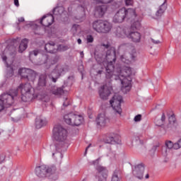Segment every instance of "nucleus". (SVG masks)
<instances>
[{
    "label": "nucleus",
    "instance_id": "nucleus-26",
    "mask_svg": "<svg viewBox=\"0 0 181 181\" xmlns=\"http://www.w3.org/2000/svg\"><path fill=\"white\" fill-rule=\"evenodd\" d=\"M172 151L170 148H166L165 147H162V155L164 156V158H166L167 159H173V156L175 155V153Z\"/></svg>",
    "mask_w": 181,
    "mask_h": 181
},
{
    "label": "nucleus",
    "instance_id": "nucleus-42",
    "mask_svg": "<svg viewBox=\"0 0 181 181\" xmlns=\"http://www.w3.org/2000/svg\"><path fill=\"white\" fill-rule=\"evenodd\" d=\"M175 146L176 148H178V149L181 148V138L175 143Z\"/></svg>",
    "mask_w": 181,
    "mask_h": 181
},
{
    "label": "nucleus",
    "instance_id": "nucleus-36",
    "mask_svg": "<svg viewBox=\"0 0 181 181\" xmlns=\"http://www.w3.org/2000/svg\"><path fill=\"white\" fill-rule=\"evenodd\" d=\"M93 2L95 4H110V2H112V0H93Z\"/></svg>",
    "mask_w": 181,
    "mask_h": 181
},
{
    "label": "nucleus",
    "instance_id": "nucleus-32",
    "mask_svg": "<svg viewBox=\"0 0 181 181\" xmlns=\"http://www.w3.org/2000/svg\"><path fill=\"white\" fill-rule=\"evenodd\" d=\"M71 32L74 36L81 35V27L78 25H74L71 28Z\"/></svg>",
    "mask_w": 181,
    "mask_h": 181
},
{
    "label": "nucleus",
    "instance_id": "nucleus-27",
    "mask_svg": "<svg viewBox=\"0 0 181 181\" xmlns=\"http://www.w3.org/2000/svg\"><path fill=\"white\" fill-rule=\"evenodd\" d=\"M29 43V40L24 38L21 40L20 45L18 47L19 53H23L26 49H28V44Z\"/></svg>",
    "mask_w": 181,
    "mask_h": 181
},
{
    "label": "nucleus",
    "instance_id": "nucleus-28",
    "mask_svg": "<svg viewBox=\"0 0 181 181\" xmlns=\"http://www.w3.org/2000/svg\"><path fill=\"white\" fill-rule=\"evenodd\" d=\"M88 8H90L88 2L82 1L81 2V6L78 7V11L82 12V15H84V12H86V11H88Z\"/></svg>",
    "mask_w": 181,
    "mask_h": 181
},
{
    "label": "nucleus",
    "instance_id": "nucleus-49",
    "mask_svg": "<svg viewBox=\"0 0 181 181\" xmlns=\"http://www.w3.org/2000/svg\"><path fill=\"white\" fill-rule=\"evenodd\" d=\"M119 4L121 3H114L115 8H119Z\"/></svg>",
    "mask_w": 181,
    "mask_h": 181
},
{
    "label": "nucleus",
    "instance_id": "nucleus-57",
    "mask_svg": "<svg viewBox=\"0 0 181 181\" xmlns=\"http://www.w3.org/2000/svg\"><path fill=\"white\" fill-rule=\"evenodd\" d=\"M145 178L146 179H149V175L148 174L146 175Z\"/></svg>",
    "mask_w": 181,
    "mask_h": 181
},
{
    "label": "nucleus",
    "instance_id": "nucleus-16",
    "mask_svg": "<svg viewBox=\"0 0 181 181\" xmlns=\"http://www.w3.org/2000/svg\"><path fill=\"white\" fill-rule=\"evenodd\" d=\"M128 32H129V28L124 27H117L115 30V35L117 37L124 39V37H127Z\"/></svg>",
    "mask_w": 181,
    "mask_h": 181
},
{
    "label": "nucleus",
    "instance_id": "nucleus-11",
    "mask_svg": "<svg viewBox=\"0 0 181 181\" xmlns=\"http://www.w3.org/2000/svg\"><path fill=\"white\" fill-rule=\"evenodd\" d=\"M18 74L23 78H28L30 81H35V78H36V72L29 69H20L18 70Z\"/></svg>",
    "mask_w": 181,
    "mask_h": 181
},
{
    "label": "nucleus",
    "instance_id": "nucleus-54",
    "mask_svg": "<svg viewBox=\"0 0 181 181\" xmlns=\"http://www.w3.org/2000/svg\"><path fill=\"white\" fill-rule=\"evenodd\" d=\"M81 57H84V52H81Z\"/></svg>",
    "mask_w": 181,
    "mask_h": 181
},
{
    "label": "nucleus",
    "instance_id": "nucleus-17",
    "mask_svg": "<svg viewBox=\"0 0 181 181\" xmlns=\"http://www.w3.org/2000/svg\"><path fill=\"white\" fill-rule=\"evenodd\" d=\"M144 170L145 166H144V164H138L133 170V175L138 179H142V177H144Z\"/></svg>",
    "mask_w": 181,
    "mask_h": 181
},
{
    "label": "nucleus",
    "instance_id": "nucleus-55",
    "mask_svg": "<svg viewBox=\"0 0 181 181\" xmlns=\"http://www.w3.org/2000/svg\"><path fill=\"white\" fill-rule=\"evenodd\" d=\"M103 73V70H99L98 71V74H101Z\"/></svg>",
    "mask_w": 181,
    "mask_h": 181
},
{
    "label": "nucleus",
    "instance_id": "nucleus-1",
    "mask_svg": "<svg viewBox=\"0 0 181 181\" xmlns=\"http://www.w3.org/2000/svg\"><path fill=\"white\" fill-rule=\"evenodd\" d=\"M95 59L100 66H103L106 71V80L111 83L113 80H119L122 83V91L125 94L131 91L132 87V78L135 74V70L127 66L114 68V63L117 60L115 48L110 47L104 57L95 56Z\"/></svg>",
    "mask_w": 181,
    "mask_h": 181
},
{
    "label": "nucleus",
    "instance_id": "nucleus-53",
    "mask_svg": "<svg viewBox=\"0 0 181 181\" xmlns=\"http://www.w3.org/2000/svg\"><path fill=\"white\" fill-rule=\"evenodd\" d=\"M77 42L78 45H81V39H78Z\"/></svg>",
    "mask_w": 181,
    "mask_h": 181
},
{
    "label": "nucleus",
    "instance_id": "nucleus-39",
    "mask_svg": "<svg viewBox=\"0 0 181 181\" xmlns=\"http://www.w3.org/2000/svg\"><path fill=\"white\" fill-rule=\"evenodd\" d=\"M141 120H142V115H137L134 118V122H140V121H141Z\"/></svg>",
    "mask_w": 181,
    "mask_h": 181
},
{
    "label": "nucleus",
    "instance_id": "nucleus-38",
    "mask_svg": "<svg viewBox=\"0 0 181 181\" xmlns=\"http://www.w3.org/2000/svg\"><path fill=\"white\" fill-rule=\"evenodd\" d=\"M86 41L87 43H93L94 42V37H93V35H88L86 36Z\"/></svg>",
    "mask_w": 181,
    "mask_h": 181
},
{
    "label": "nucleus",
    "instance_id": "nucleus-52",
    "mask_svg": "<svg viewBox=\"0 0 181 181\" xmlns=\"http://www.w3.org/2000/svg\"><path fill=\"white\" fill-rule=\"evenodd\" d=\"M90 146H91V144H89V145L86 147L85 153H87V151H88V148H90Z\"/></svg>",
    "mask_w": 181,
    "mask_h": 181
},
{
    "label": "nucleus",
    "instance_id": "nucleus-37",
    "mask_svg": "<svg viewBox=\"0 0 181 181\" xmlns=\"http://www.w3.org/2000/svg\"><path fill=\"white\" fill-rule=\"evenodd\" d=\"M111 181H119V178L118 177V171L116 170L112 175Z\"/></svg>",
    "mask_w": 181,
    "mask_h": 181
},
{
    "label": "nucleus",
    "instance_id": "nucleus-20",
    "mask_svg": "<svg viewBox=\"0 0 181 181\" xmlns=\"http://www.w3.org/2000/svg\"><path fill=\"white\" fill-rule=\"evenodd\" d=\"M54 22V16L52 14H47L44 16L40 20V23L42 26H50Z\"/></svg>",
    "mask_w": 181,
    "mask_h": 181
},
{
    "label": "nucleus",
    "instance_id": "nucleus-40",
    "mask_svg": "<svg viewBox=\"0 0 181 181\" xmlns=\"http://www.w3.org/2000/svg\"><path fill=\"white\" fill-rule=\"evenodd\" d=\"M126 6H132L134 5V0H124Z\"/></svg>",
    "mask_w": 181,
    "mask_h": 181
},
{
    "label": "nucleus",
    "instance_id": "nucleus-58",
    "mask_svg": "<svg viewBox=\"0 0 181 181\" xmlns=\"http://www.w3.org/2000/svg\"><path fill=\"white\" fill-rule=\"evenodd\" d=\"M75 4H80V1H76Z\"/></svg>",
    "mask_w": 181,
    "mask_h": 181
},
{
    "label": "nucleus",
    "instance_id": "nucleus-44",
    "mask_svg": "<svg viewBox=\"0 0 181 181\" xmlns=\"http://www.w3.org/2000/svg\"><path fill=\"white\" fill-rule=\"evenodd\" d=\"M151 42H153V43H154L155 45H159V43H160V41H159L158 40H155L153 39H151Z\"/></svg>",
    "mask_w": 181,
    "mask_h": 181
},
{
    "label": "nucleus",
    "instance_id": "nucleus-31",
    "mask_svg": "<svg viewBox=\"0 0 181 181\" xmlns=\"http://www.w3.org/2000/svg\"><path fill=\"white\" fill-rule=\"evenodd\" d=\"M163 148H165L167 149H178V148L176 147V143H173V141L170 140H166L165 141V146H163Z\"/></svg>",
    "mask_w": 181,
    "mask_h": 181
},
{
    "label": "nucleus",
    "instance_id": "nucleus-2",
    "mask_svg": "<svg viewBox=\"0 0 181 181\" xmlns=\"http://www.w3.org/2000/svg\"><path fill=\"white\" fill-rule=\"evenodd\" d=\"M129 21L131 22V28H129L127 33V37L132 42L138 43L141 42V35L139 32L135 31L134 29H139L141 28V21L136 15L135 8H127L122 7L119 8L113 17L114 23H122L124 21Z\"/></svg>",
    "mask_w": 181,
    "mask_h": 181
},
{
    "label": "nucleus",
    "instance_id": "nucleus-3",
    "mask_svg": "<svg viewBox=\"0 0 181 181\" xmlns=\"http://www.w3.org/2000/svg\"><path fill=\"white\" fill-rule=\"evenodd\" d=\"M67 130L60 124H57L54 127L52 136L57 143L55 146H51V149H55L56 153H52L53 158H56L57 160L62 163L63 154L61 152L66 151L69 144H67Z\"/></svg>",
    "mask_w": 181,
    "mask_h": 181
},
{
    "label": "nucleus",
    "instance_id": "nucleus-59",
    "mask_svg": "<svg viewBox=\"0 0 181 181\" xmlns=\"http://www.w3.org/2000/svg\"><path fill=\"white\" fill-rule=\"evenodd\" d=\"M120 142H121V140H119V141H118V144H119Z\"/></svg>",
    "mask_w": 181,
    "mask_h": 181
},
{
    "label": "nucleus",
    "instance_id": "nucleus-6",
    "mask_svg": "<svg viewBox=\"0 0 181 181\" xmlns=\"http://www.w3.org/2000/svg\"><path fill=\"white\" fill-rule=\"evenodd\" d=\"M93 28L98 33H108L112 29V25L107 21L99 20L93 22Z\"/></svg>",
    "mask_w": 181,
    "mask_h": 181
},
{
    "label": "nucleus",
    "instance_id": "nucleus-35",
    "mask_svg": "<svg viewBox=\"0 0 181 181\" xmlns=\"http://www.w3.org/2000/svg\"><path fill=\"white\" fill-rule=\"evenodd\" d=\"M39 54V50H34L30 52V60H32L33 59V57H36Z\"/></svg>",
    "mask_w": 181,
    "mask_h": 181
},
{
    "label": "nucleus",
    "instance_id": "nucleus-45",
    "mask_svg": "<svg viewBox=\"0 0 181 181\" xmlns=\"http://www.w3.org/2000/svg\"><path fill=\"white\" fill-rule=\"evenodd\" d=\"M159 146H160V144H157L156 145H155L154 146H153V149L154 151H156V148H159Z\"/></svg>",
    "mask_w": 181,
    "mask_h": 181
},
{
    "label": "nucleus",
    "instance_id": "nucleus-33",
    "mask_svg": "<svg viewBox=\"0 0 181 181\" xmlns=\"http://www.w3.org/2000/svg\"><path fill=\"white\" fill-rule=\"evenodd\" d=\"M53 13L54 16H62L63 13H64V7L63 6H57L53 10Z\"/></svg>",
    "mask_w": 181,
    "mask_h": 181
},
{
    "label": "nucleus",
    "instance_id": "nucleus-29",
    "mask_svg": "<svg viewBox=\"0 0 181 181\" xmlns=\"http://www.w3.org/2000/svg\"><path fill=\"white\" fill-rule=\"evenodd\" d=\"M47 76L45 74H42L40 76L39 80H38V88H42V87L46 86V84L47 83V81L46 80Z\"/></svg>",
    "mask_w": 181,
    "mask_h": 181
},
{
    "label": "nucleus",
    "instance_id": "nucleus-10",
    "mask_svg": "<svg viewBox=\"0 0 181 181\" xmlns=\"http://www.w3.org/2000/svg\"><path fill=\"white\" fill-rule=\"evenodd\" d=\"M13 91L12 90L11 93H4L0 98V112L4 108H8L13 104Z\"/></svg>",
    "mask_w": 181,
    "mask_h": 181
},
{
    "label": "nucleus",
    "instance_id": "nucleus-21",
    "mask_svg": "<svg viewBox=\"0 0 181 181\" xmlns=\"http://www.w3.org/2000/svg\"><path fill=\"white\" fill-rule=\"evenodd\" d=\"M129 54L130 56V58H126L127 54L120 57L121 62L122 63H124V64H131V62H134V60H135V57H136V52L135 51V49H133L132 54Z\"/></svg>",
    "mask_w": 181,
    "mask_h": 181
},
{
    "label": "nucleus",
    "instance_id": "nucleus-47",
    "mask_svg": "<svg viewBox=\"0 0 181 181\" xmlns=\"http://www.w3.org/2000/svg\"><path fill=\"white\" fill-rule=\"evenodd\" d=\"M92 165H98V159L92 161Z\"/></svg>",
    "mask_w": 181,
    "mask_h": 181
},
{
    "label": "nucleus",
    "instance_id": "nucleus-8",
    "mask_svg": "<svg viewBox=\"0 0 181 181\" xmlns=\"http://www.w3.org/2000/svg\"><path fill=\"white\" fill-rule=\"evenodd\" d=\"M64 122L68 125L76 126L81 125L84 118L80 115H76L74 113H69L64 115Z\"/></svg>",
    "mask_w": 181,
    "mask_h": 181
},
{
    "label": "nucleus",
    "instance_id": "nucleus-9",
    "mask_svg": "<svg viewBox=\"0 0 181 181\" xmlns=\"http://www.w3.org/2000/svg\"><path fill=\"white\" fill-rule=\"evenodd\" d=\"M110 103L113 110V112L116 115H119V117H121V115L122 114V108H121V103H122V96L116 94L112 97Z\"/></svg>",
    "mask_w": 181,
    "mask_h": 181
},
{
    "label": "nucleus",
    "instance_id": "nucleus-46",
    "mask_svg": "<svg viewBox=\"0 0 181 181\" xmlns=\"http://www.w3.org/2000/svg\"><path fill=\"white\" fill-rule=\"evenodd\" d=\"M14 4L16 6H19V0H14Z\"/></svg>",
    "mask_w": 181,
    "mask_h": 181
},
{
    "label": "nucleus",
    "instance_id": "nucleus-15",
    "mask_svg": "<svg viewBox=\"0 0 181 181\" xmlns=\"http://www.w3.org/2000/svg\"><path fill=\"white\" fill-rule=\"evenodd\" d=\"M112 91V86L105 85L99 90V95L102 100H107Z\"/></svg>",
    "mask_w": 181,
    "mask_h": 181
},
{
    "label": "nucleus",
    "instance_id": "nucleus-56",
    "mask_svg": "<svg viewBox=\"0 0 181 181\" xmlns=\"http://www.w3.org/2000/svg\"><path fill=\"white\" fill-rule=\"evenodd\" d=\"M18 40H19V38H17L16 40H13V42H14V43H16Z\"/></svg>",
    "mask_w": 181,
    "mask_h": 181
},
{
    "label": "nucleus",
    "instance_id": "nucleus-13",
    "mask_svg": "<svg viewBox=\"0 0 181 181\" xmlns=\"http://www.w3.org/2000/svg\"><path fill=\"white\" fill-rule=\"evenodd\" d=\"M96 170H98L95 176L97 180L107 181V178L108 177V170H107V168L101 165H96Z\"/></svg>",
    "mask_w": 181,
    "mask_h": 181
},
{
    "label": "nucleus",
    "instance_id": "nucleus-24",
    "mask_svg": "<svg viewBox=\"0 0 181 181\" xmlns=\"http://www.w3.org/2000/svg\"><path fill=\"white\" fill-rule=\"evenodd\" d=\"M47 124V120L43 116H37L35 119V127L37 129H40L42 127H45Z\"/></svg>",
    "mask_w": 181,
    "mask_h": 181
},
{
    "label": "nucleus",
    "instance_id": "nucleus-48",
    "mask_svg": "<svg viewBox=\"0 0 181 181\" xmlns=\"http://www.w3.org/2000/svg\"><path fill=\"white\" fill-rule=\"evenodd\" d=\"M18 22H25V18L23 17H21L20 18H18Z\"/></svg>",
    "mask_w": 181,
    "mask_h": 181
},
{
    "label": "nucleus",
    "instance_id": "nucleus-7",
    "mask_svg": "<svg viewBox=\"0 0 181 181\" xmlns=\"http://www.w3.org/2000/svg\"><path fill=\"white\" fill-rule=\"evenodd\" d=\"M0 55L7 68V77H12V76H13V71H15V68L12 66L11 63L9 64V62L6 61V59H8V56H13V52H11L9 47H6L5 49L0 53Z\"/></svg>",
    "mask_w": 181,
    "mask_h": 181
},
{
    "label": "nucleus",
    "instance_id": "nucleus-14",
    "mask_svg": "<svg viewBox=\"0 0 181 181\" xmlns=\"http://www.w3.org/2000/svg\"><path fill=\"white\" fill-rule=\"evenodd\" d=\"M63 71H64L63 66H62V65H57L51 74L49 75V77L52 80L53 83H56L57 78L63 74Z\"/></svg>",
    "mask_w": 181,
    "mask_h": 181
},
{
    "label": "nucleus",
    "instance_id": "nucleus-19",
    "mask_svg": "<svg viewBox=\"0 0 181 181\" xmlns=\"http://www.w3.org/2000/svg\"><path fill=\"white\" fill-rule=\"evenodd\" d=\"M110 122V119L105 115V113H100L96 118L97 125L99 127H105Z\"/></svg>",
    "mask_w": 181,
    "mask_h": 181
},
{
    "label": "nucleus",
    "instance_id": "nucleus-12",
    "mask_svg": "<svg viewBox=\"0 0 181 181\" xmlns=\"http://www.w3.org/2000/svg\"><path fill=\"white\" fill-rule=\"evenodd\" d=\"M69 47L64 45H59L56 48V44L54 42L47 43L45 47V49L47 53H56L57 50L64 51L67 50Z\"/></svg>",
    "mask_w": 181,
    "mask_h": 181
},
{
    "label": "nucleus",
    "instance_id": "nucleus-43",
    "mask_svg": "<svg viewBox=\"0 0 181 181\" xmlns=\"http://www.w3.org/2000/svg\"><path fill=\"white\" fill-rule=\"evenodd\" d=\"M6 156L5 154L0 155V163H2L5 160Z\"/></svg>",
    "mask_w": 181,
    "mask_h": 181
},
{
    "label": "nucleus",
    "instance_id": "nucleus-18",
    "mask_svg": "<svg viewBox=\"0 0 181 181\" xmlns=\"http://www.w3.org/2000/svg\"><path fill=\"white\" fill-rule=\"evenodd\" d=\"M55 63H57V59L50 60L47 55H42V60L40 62V64H45V69H50V66L53 64H55Z\"/></svg>",
    "mask_w": 181,
    "mask_h": 181
},
{
    "label": "nucleus",
    "instance_id": "nucleus-22",
    "mask_svg": "<svg viewBox=\"0 0 181 181\" xmlns=\"http://www.w3.org/2000/svg\"><path fill=\"white\" fill-rule=\"evenodd\" d=\"M105 12H107V6L105 5L98 6L95 8V16L97 18H103Z\"/></svg>",
    "mask_w": 181,
    "mask_h": 181
},
{
    "label": "nucleus",
    "instance_id": "nucleus-34",
    "mask_svg": "<svg viewBox=\"0 0 181 181\" xmlns=\"http://www.w3.org/2000/svg\"><path fill=\"white\" fill-rule=\"evenodd\" d=\"M165 119H166V117L165 116V114H163L160 119L156 120V125H157V127H160L161 125H163Z\"/></svg>",
    "mask_w": 181,
    "mask_h": 181
},
{
    "label": "nucleus",
    "instance_id": "nucleus-41",
    "mask_svg": "<svg viewBox=\"0 0 181 181\" xmlns=\"http://www.w3.org/2000/svg\"><path fill=\"white\" fill-rule=\"evenodd\" d=\"M115 141V138L114 137H108L105 141V144H112Z\"/></svg>",
    "mask_w": 181,
    "mask_h": 181
},
{
    "label": "nucleus",
    "instance_id": "nucleus-23",
    "mask_svg": "<svg viewBox=\"0 0 181 181\" xmlns=\"http://www.w3.org/2000/svg\"><path fill=\"white\" fill-rule=\"evenodd\" d=\"M176 119L173 117H169V124L164 127L165 132H170V131L176 128Z\"/></svg>",
    "mask_w": 181,
    "mask_h": 181
},
{
    "label": "nucleus",
    "instance_id": "nucleus-25",
    "mask_svg": "<svg viewBox=\"0 0 181 181\" xmlns=\"http://www.w3.org/2000/svg\"><path fill=\"white\" fill-rule=\"evenodd\" d=\"M49 91L52 94H54V95H62V94H64V91H67V90H64V86H62V88L51 86Z\"/></svg>",
    "mask_w": 181,
    "mask_h": 181
},
{
    "label": "nucleus",
    "instance_id": "nucleus-51",
    "mask_svg": "<svg viewBox=\"0 0 181 181\" xmlns=\"http://www.w3.org/2000/svg\"><path fill=\"white\" fill-rule=\"evenodd\" d=\"M63 105L64 107H67V105H69V102H64Z\"/></svg>",
    "mask_w": 181,
    "mask_h": 181
},
{
    "label": "nucleus",
    "instance_id": "nucleus-4",
    "mask_svg": "<svg viewBox=\"0 0 181 181\" xmlns=\"http://www.w3.org/2000/svg\"><path fill=\"white\" fill-rule=\"evenodd\" d=\"M13 91V101H15V97L18 95V91L21 93V100L24 103H28V101H32L33 98V88L30 83H21L18 87L17 90L12 89L8 92L11 94Z\"/></svg>",
    "mask_w": 181,
    "mask_h": 181
},
{
    "label": "nucleus",
    "instance_id": "nucleus-60",
    "mask_svg": "<svg viewBox=\"0 0 181 181\" xmlns=\"http://www.w3.org/2000/svg\"><path fill=\"white\" fill-rule=\"evenodd\" d=\"M102 69H104V67L102 66Z\"/></svg>",
    "mask_w": 181,
    "mask_h": 181
},
{
    "label": "nucleus",
    "instance_id": "nucleus-50",
    "mask_svg": "<svg viewBox=\"0 0 181 181\" xmlns=\"http://www.w3.org/2000/svg\"><path fill=\"white\" fill-rule=\"evenodd\" d=\"M103 46H104V47H106V49H108L110 47V44H103Z\"/></svg>",
    "mask_w": 181,
    "mask_h": 181
},
{
    "label": "nucleus",
    "instance_id": "nucleus-5",
    "mask_svg": "<svg viewBox=\"0 0 181 181\" xmlns=\"http://www.w3.org/2000/svg\"><path fill=\"white\" fill-rule=\"evenodd\" d=\"M56 170L57 168L54 165L47 166L46 165H41L35 168V172L38 177H47V176L56 173Z\"/></svg>",
    "mask_w": 181,
    "mask_h": 181
},
{
    "label": "nucleus",
    "instance_id": "nucleus-30",
    "mask_svg": "<svg viewBox=\"0 0 181 181\" xmlns=\"http://www.w3.org/2000/svg\"><path fill=\"white\" fill-rule=\"evenodd\" d=\"M166 1L163 2L162 5L159 7L158 11L156 13V16L157 18H160L163 13H165V11H166Z\"/></svg>",
    "mask_w": 181,
    "mask_h": 181
}]
</instances>
